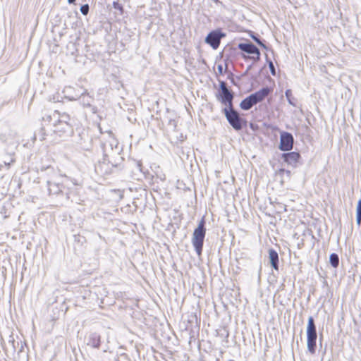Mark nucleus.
Instances as JSON below:
<instances>
[{
    "label": "nucleus",
    "mask_w": 361,
    "mask_h": 361,
    "mask_svg": "<svg viewBox=\"0 0 361 361\" xmlns=\"http://www.w3.org/2000/svg\"><path fill=\"white\" fill-rule=\"evenodd\" d=\"M43 121L48 123L45 124L40 130L39 133H42L39 137L40 140L46 139L47 132L52 131L59 136L72 132L71 118L66 113H59L55 111L52 114L44 117Z\"/></svg>",
    "instance_id": "obj_1"
},
{
    "label": "nucleus",
    "mask_w": 361,
    "mask_h": 361,
    "mask_svg": "<svg viewBox=\"0 0 361 361\" xmlns=\"http://www.w3.org/2000/svg\"><path fill=\"white\" fill-rule=\"evenodd\" d=\"M104 157H109L113 155H119L121 148L118 142L111 132H107L102 137L101 144Z\"/></svg>",
    "instance_id": "obj_2"
},
{
    "label": "nucleus",
    "mask_w": 361,
    "mask_h": 361,
    "mask_svg": "<svg viewBox=\"0 0 361 361\" xmlns=\"http://www.w3.org/2000/svg\"><path fill=\"white\" fill-rule=\"evenodd\" d=\"M205 234V221L202 218L199 222L197 227L194 230L192 238V245L198 256L202 255Z\"/></svg>",
    "instance_id": "obj_3"
},
{
    "label": "nucleus",
    "mask_w": 361,
    "mask_h": 361,
    "mask_svg": "<svg viewBox=\"0 0 361 361\" xmlns=\"http://www.w3.org/2000/svg\"><path fill=\"white\" fill-rule=\"evenodd\" d=\"M317 338V327L312 316L308 318L307 326V347L312 355L316 353V341Z\"/></svg>",
    "instance_id": "obj_4"
},
{
    "label": "nucleus",
    "mask_w": 361,
    "mask_h": 361,
    "mask_svg": "<svg viewBox=\"0 0 361 361\" xmlns=\"http://www.w3.org/2000/svg\"><path fill=\"white\" fill-rule=\"evenodd\" d=\"M223 111L228 123L233 128L237 131L243 129V126L246 125V121L242 118L239 113L234 109L233 106L231 108H224Z\"/></svg>",
    "instance_id": "obj_5"
},
{
    "label": "nucleus",
    "mask_w": 361,
    "mask_h": 361,
    "mask_svg": "<svg viewBox=\"0 0 361 361\" xmlns=\"http://www.w3.org/2000/svg\"><path fill=\"white\" fill-rule=\"evenodd\" d=\"M216 99L222 104L226 106V108H231L233 106V100L234 93L228 88L226 82L219 80V91L216 95Z\"/></svg>",
    "instance_id": "obj_6"
},
{
    "label": "nucleus",
    "mask_w": 361,
    "mask_h": 361,
    "mask_svg": "<svg viewBox=\"0 0 361 361\" xmlns=\"http://www.w3.org/2000/svg\"><path fill=\"white\" fill-rule=\"evenodd\" d=\"M0 141L5 145L7 151L15 150L20 144L19 136L13 130H8L0 133Z\"/></svg>",
    "instance_id": "obj_7"
},
{
    "label": "nucleus",
    "mask_w": 361,
    "mask_h": 361,
    "mask_svg": "<svg viewBox=\"0 0 361 361\" xmlns=\"http://www.w3.org/2000/svg\"><path fill=\"white\" fill-rule=\"evenodd\" d=\"M226 36V34L220 30H215L210 32L205 38V42L209 44L214 49H216L221 43V39Z\"/></svg>",
    "instance_id": "obj_8"
},
{
    "label": "nucleus",
    "mask_w": 361,
    "mask_h": 361,
    "mask_svg": "<svg viewBox=\"0 0 361 361\" xmlns=\"http://www.w3.org/2000/svg\"><path fill=\"white\" fill-rule=\"evenodd\" d=\"M294 138L291 133L288 132H282L280 135L279 149L281 151L286 152L292 149Z\"/></svg>",
    "instance_id": "obj_9"
},
{
    "label": "nucleus",
    "mask_w": 361,
    "mask_h": 361,
    "mask_svg": "<svg viewBox=\"0 0 361 361\" xmlns=\"http://www.w3.org/2000/svg\"><path fill=\"white\" fill-rule=\"evenodd\" d=\"M238 47L242 51L249 54H255L256 56H252L255 61H259L260 59V51L259 49L252 42H242L239 43Z\"/></svg>",
    "instance_id": "obj_10"
},
{
    "label": "nucleus",
    "mask_w": 361,
    "mask_h": 361,
    "mask_svg": "<svg viewBox=\"0 0 361 361\" xmlns=\"http://www.w3.org/2000/svg\"><path fill=\"white\" fill-rule=\"evenodd\" d=\"M79 94L80 96L78 99H80V102L83 106V107H88L90 109L93 114H96L97 111V108L92 105V103L94 101V98L87 92V90H85L82 92H79Z\"/></svg>",
    "instance_id": "obj_11"
},
{
    "label": "nucleus",
    "mask_w": 361,
    "mask_h": 361,
    "mask_svg": "<svg viewBox=\"0 0 361 361\" xmlns=\"http://www.w3.org/2000/svg\"><path fill=\"white\" fill-rule=\"evenodd\" d=\"M271 92L268 87H263L255 93L249 95L254 105L262 102Z\"/></svg>",
    "instance_id": "obj_12"
},
{
    "label": "nucleus",
    "mask_w": 361,
    "mask_h": 361,
    "mask_svg": "<svg viewBox=\"0 0 361 361\" xmlns=\"http://www.w3.org/2000/svg\"><path fill=\"white\" fill-rule=\"evenodd\" d=\"M109 164H111L112 166H116V165L111 163L109 157H104L103 161H99L95 166L96 172L100 174L109 173L111 172Z\"/></svg>",
    "instance_id": "obj_13"
},
{
    "label": "nucleus",
    "mask_w": 361,
    "mask_h": 361,
    "mask_svg": "<svg viewBox=\"0 0 361 361\" xmlns=\"http://www.w3.org/2000/svg\"><path fill=\"white\" fill-rule=\"evenodd\" d=\"M282 158L285 162L293 166H296L300 159V154L296 152L283 153Z\"/></svg>",
    "instance_id": "obj_14"
},
{
    "label": "nucleus",
    "mask_w": 361,
    "mask_h": 361,
    "mask_svg": "<svg viewBox=\"0 0 361 361\" xmlns=\"http://www.w3.org/2000/svg\"><path fill=\"white\" fill-rule=\"evenodd\" d=\"M86 344L93 348H99L101 345V336L98 333H90L85 338Z\"/></svg>",
    "instance_id": "obj_15"
},
{
    "label": "nucleus",
    "mask_w": 361,
    "mask_h": 361,
    "mask_svg": "<svg viewBox=\"0 0 361 361\" xmlns=\"http://www.w3.org/2000/svg\"><path fill=\"white\" fill-rule=\"evenodd\" d=\"M47 184L49 195H58L63 192V185L53 181V180L47 179Z\"/></svg>",
    "instance_id": "obj_16"
},
{
    "label": "nucleus",
    "mask_w": 361,
    "mask_h": 361,
    "mask_svg": "<svg viewBox=\"0 0 361 361\" xmlns=\"http://www.w3.org/2000/svg\"><path fill=\"white\" fill-rule=\"evenodd\" d=\"M269 257L270 260L271 265L273 269L275 270H279V255L278 252L271 248L269 250Z\"/></svg>",
    "instance_id": "obj_17"
},
{
    "label": "nucleus",
    "mask_w": 361,
    "mask_h": 361,
    "mask_svg": "<svg viewBox=\"0 0 361 361\" xmlns=\"http://www.w3.org/2000/svg\"><path fill=\"white\" fill-rule=\"evenodd\" d=\"M63 93L64 97L69 100H76L80 96L79 92H75V90L71 86L66 87L63 90Z\"/></svg>",
    "instance_id": "obj_18"
},
{
    "label": "nucleus",
    "mask_w": 361,
    "mask_h": 361,
    "mask_svg": "<svg viewBox=\"0 0 361 361\" xmlns=\"http://www.w3.org/2000/svg\"><path fill=\"white\" fill-rule=\"evenodd\" d=\"M253 106L254 104L249 96L243 99L240 104V108L245 111L250 110Z\"/></svg>",
    "instance_id": "obj_19"
},
{
    "label": "nucleus",
    "mask_w": 361,
    "mask_h": 361,
    "mask_svg": "<svg viewBox=\"0 0 361 361\" xmlns=\"http://www.w3.org/2000/svg\"><path fill=\"white\" fill-rule=\"evenodd\" d=\"M14 154V151L8 152L6 157L3 160L4 165L7 166L8 169L10 167L11 164L15 161Z\"/></svg>",
    "instance_id": "obj_20"
},
{
    "label": "nucleus",
    "mask_w": 361,
    "mask_h": 361,
    "mask_svg": "<svg viewBox=\"0 0 361 361\" xmlns=\"http://www.w3.org/2000/svg\"><path fill=\"white\" fill-rule=\"evenodd\" d=\"M329 262L334 268H337L339 265V257L336 253H331L329 257Z\"/></svg>",
    "instance_id": "obj_21"
},
{
    "label": "nucleus",
    "mask_w": 361,
    "mask_h": 361,
    "mask_svg": "<svg viewBox=\"0 0 361 361\" xmlns=\"http://www.w3.org/2000/svg\"><path fill=\"white\" fill-rule=\"evenodd\" d=\"M42 172L45 171L47 176H50L51 180L53 179V177L56 175L54 168L51 166H47V167H42L41 169Z\"/></svg>",
    "instance_id": "obj_22"
},
{
    "label": "nucleus",
    "mask_w": 361,
    "mask_h": 361,
    "mask_svg": "<svg viewBox=\"0 0 361 361\" xmlns=\"http://www.w3.org/2000/svg\"><path fill=\"white\" fill-rule=\"evenodd\" d=\"M266 58H267V61L268 63L271 74L272 75L275 76L276 75V69H275L274 65L273 62L270 59H268L267 55H266Z\"/></svg>",
    "instance_id": "obj_23"
},
{
    "label": "nucleus",
    "mask_w": 361,
    "mask_h": 361,
    "mask_svg": "<svg viewBox=\"0 0 361 361\" xmlns=\"http://www.w3.org/2000/svg\"><path fill=\"white\" fill-rule=\"evenodd\" d=\"M80 10L82 15L87 16L90 11V6L87 4H83L80 6Z\"/></svg>",
    "instance_id": "obj_24"
},
{
    "label": "nucleus",
    "mask_w": 361,
    "mask_h": 361,
    "mask_svg": "<svg viewBox=\"0 0 361 361\" xmlns=\"http://www.w3.org/2000/svg\"><path fill=\"white\" fill-rule=\"evenodd\" d=\"M285 94H286V97L289 104L293 105V106H295V104H293V102L291 101V99H290V96L292 94L291 90H287L286 91V92H285Z\"/></svg>",
    "instance_id": "obj_25"
},
{
    "label": "nucleus",
    "mask_w": 361,
    "mask_h": 361,
    "mask_svg": "<svg viewBox=\"0 0 361 361\" xmlns=\"http://www.w3.org/2000/svg\"><path fill=\"white\" fill-rule=\"evenodd\" d=\"M356 214H361V199L358 201L357 208H356Z\"/></svg>",
    "instance_id": "obj_26"
},
{
    "label": "nucleus",
    "mask_w": 361,
    "mask_h": 361,
    "mask_svg": "<svg viewBox=\"0 0 361 361\" xmlns=\"http://www.w3.org/2000/svg\"><path fill=\"white\" fill-rule=\"evenodd\" d=\"M250 37H252V39H253V40H254L257 44V43H259V40L261 39L259 37V36L255 35H254V34H252V35H250Z\"/></svg>",
    "instance_id": "obj_27"
},
{
    "label": "nucleus",
    "mask_w": 361,
    "mask_h": 361,
    "mask_svg": "<svg viewBox=\"0 0 361 361\" xmlns=\"http://www.w3.org/2000/svg\"><path fill=\"white\" fill-rule=\"evenodd\" d=\"M257 44H259L260 47H262L263 49L267 50L268 49V47H267V45L265 44L264 43V41L263 40H259V42L257 43Z\"/></svg>",
    "instance_id": "obj_28"
},
{
    "label": "nucleus",
    "mask_w": 361,
    "mask_h": 361,
    "mask_svg": "<svg viewBox=\"0 0 361 361\" xmlns=\"http://www.w3.org/2000/svg\"><path fill=\"white\" fill-rule=\"evenodd\" d=\"M257 44H259L260 47H262L263 49L267 50L268 49V47H267V45L265 44L264 43V41L263 40H259V42L257 43Z\"/></svg>",
    "instance_id": "obj_29"
},
{
    "label": "nucleus",
    "mask_w": 361,
    "mask_h": 361,
    "mask_svg": "<svg viewBox=\"0 0 361 361\" xmlns=\"http://www.w3.org/2000/svg\"><path fill=\"white\" fill-rule=\"evenodd\" d=\"M257 44H259L260 47H262L263 49L267 50L268 49V47H267V45L265 44L264 43V41L263 40H259V42L257 43Z\"/></svg>",
    "instance_id": "obj_30"
},
{
    "label": "nucleus",
    "mask_w": 361,
    "mask_h": 361,
    "mask_svg": "<svg viewBox=\"0 0 361 361\" xmlns=\"http://www.w3.org/2000/svg\"><path fill=\"white\" fill-rule=\"evenodd\" d=\"M257 44H259L260 47H262L263 49L267 50L268 49V47H267V45L265 44L264 43V41L263 40H259V42L257 43Z\"/></svg>",
    "instance_id": "obj_31"
},
{
    "label": "nucleus",
    "mask_w": 361,
    "mask_h": 361,
    "mask_svg": "<svg viewBox=\"0 0 361 361\" xmlns=\"http://www.w3.org/2000/svg\"><path fill=\"white\" fill-rule=\"evenodd\" d=\"M356 223L359 226L361 224V214H356Z\"/></svg>",
    "instance_id": "obj_32"
},
{
    "label": "nucleus",
    "mask_w": 361,
    "mask_h": 361,
    "mask_svg": "<svg viewBox=\"0 0 361 361\" xmlns=\"http://www.w3.org/2000/svg\"><path fill=\"white\" fill-rule=\"evenodd\" d=\"M217 69H218L219 73H220V74L223 73V66H222V65H218Z\"/></svg>",
    "instance_id": "obj_33"
},
{
    "label": "nucleus",
    "mask_w": 361,
    "mask_h": 361,
    "mask_svg": "<svg viewBox=\"0 0 361 361\" xmlns=\"http://www.w3.org/2000/svg\"><path fill=\"white\" fill-rule=\"evenodd\" d=\"M75 0H68V2L69 4H74V3H75Z\"/></svg>",
    "instance_id": "obj_34"
},
{
    "label": "nucleus",
    "mask_w": 361,
    "mask_h": 361,
    "mask_svg": "<svg viewBox=\"0 0 361 361\" xmlns=\"http://www.w3.org/2000/svg\"><path fill=\"white\" fill-rule=\"evenodd\" d=\"M3 166H4V164L0 163V171L2 169Z\"/></svg>",
    "instance_id": "obj_35"
},
{
    "label": "nucleus",
    "mask_w": 361,
    "mask_h": 361,
    "mask_svg": "<svg viewBox=\"0 0 361 361\" xmlns=\"http://www.w3.org/2000/svg\"><path fill=\"white\" fill-rule=\"evenodd\" d=\"M231 82H232V83L235 84L233 79L231 80Z\"/></svg>",
    "instance_id": "obj_36"
}]
</instances>
